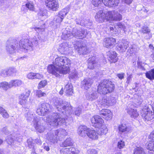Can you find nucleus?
Returning a JSON list of instances; mask_svg holds the SVG:
<instances>
[{
	"instance_id": "obj_11",
	"label": "nucleus",
	"mask_w": 154,
	"mask_h": 154,
	"mask_svg": "<svg viewBox=\"0 0 154 154\" xmlns=\"http://www.w3.org/2000/svg\"><path fill=\"white\" fill-rule=\"evenodd\" d=\"M51 111L50 105L44 103L41 104L37 109L36 112L41 116H44L49 114Z\"/></svg>"
},
{
	"instance_id": "obj_30",
	"label": "nucleus",
	"mask_w": 154,
	"mask_h": 154,
	"mask_svg": "<svg viewBox=\"0 0 154 154\" xmlns=\"http://www.w3.org/2000/svg\"><path fill=\"white\" fill-rule=\"evenodd\" d=\"M98 96V94L96 91L87 93L86 95L87 99L91 101L95 100Z\"/></svg>"
},
{
	"instance_id": "obj_39",
	"label": "nucleus",
	"mask_w": 154,
	"mask_h": 154,
	"mask_svg": "<svg viewBox=\"0 0 154 154\" xmlns=\"http://www.w3.org/2000/svg\"><path fill=\"white\" fill-rule=\"evenodd\" d=\"M113 14L112 21H119L122 19V16L119 13L115 11H113Z\"/></svg>"
},
{
	"instance_id": "obj_40",
	"label": "nucleus",
	"mask_w": 154,
	"mask_h": 154,
	"mask_svg": "<svg viewBox=\"0 0 154 154\" xmlns=\"http://www.w3.org/2000/svg\"><path fill=\"white\" fill-rule=\"evenodd\" d=\"M27 143L28 147L32 151L35 152L36 149L35 144L33 142V140L31 138H29L27 140Z\"/></svg>"
},
{
	"instance_id": "obj_47",
	"label": "nucleus",
	"mask_w": 154,
	"mask_h": 154,
	"mask_svg": "<svg viewBox=\"0 0 154 154\" xmlns=\"http://www.w3.org/2000/svg\"><path fill=\"white\" fill-rule=\"evenodd\" d=\"M136 49L135 48V45H131L129 47V49L127 53H128V54H129L131 55V54H134L136 51Z\"/></svg>"
},
{
	"instance_id": "obj_13",
	"label": "nucleus",
	"mask_w": 154,
	"mask_h": 154,
	"mask_svg": "<svg viewBox=\"0 0 154 154\" xmlns=\"http://www.w3.org/2000/svg\"><path fill=\"white\" fill-rule=\"evenodd\" d=\"M68 12V8H65L62 9L60 11L58 15L55 16L53 20V22L56 25L60 24L63 20L64 17Z\"/></svg>"
},
{
	"instance_id": "obj_28",
	"label": "nucleus",
	"mask_w": 154,
	"mask_h": 154,
	"mask_svg": "<svg viewBox=\"0 0 154 154\" xmlns=\"http://www.w3.org/2000/svg\"><path fill=\"white\" fill-rule=\"evenodd\" d=\"M119 132L122 133H127L130 132L132 130L131 127L125 124H122L118 126Z\"/></svg>"
},
{
	"instance_id": "obj_25",
	"label": "nucleus",
	"mask_w": 154,
	"mask_h": 154,
	"mask_svg": "<svg viewBox=\"0 0 154 154\" xmlns=\"http://www.w3.org/2000/svg\"><path fill=\"white\" fill-rule=\"evenodd\" d=\"M119 2V0H104L103 3L106 6L113 7L117 6Z\"/></svg>"
},
{
	"instance_id": "obj_48",
	"label": "nucleus",
	"mask_w": 154,
	"mask_h": 154,
	"mask_svg": "<svg viewBox=\"0 0 154 154\" xmlns=\"http://www.w3.org/2000/svg\"><path fill=\"white\" fill-rule=\"evenodd\" d=\"M35 115V114H32L30 112H29L26 114V116L27 120L28 121H30L32 120V119H33V120L35 117H37L35 116H34Z\"/></svg>"
},
{
	"instance_id": "obj_12",
	"label": "nucleus",
	"mask_w": 154,
	"mask_h": 154,
	"mask_svg": "<svg viewBox=\"0 0 154 154\" xmlns=\"http://www.w3.org/2000/svg\"><path fill=\"white\" fill-rule=\"evenodd\" d=\"M6 140L7 143L11 146L15 145V144H18L21 141V137L18 136L17 134H10L6 138Z\"/></svg>"
},
{
	"instance_id": "obj_17",
	"label": "nucleus",
	"mask_w": 154,
	"mask_h": 154,
	"mask_svg": "<svg viewBox=\"0 0 154 154\" xmlns=\"http://www.w3.org/2000/svg\"><path fill=\"white\" fill-rule=\"evenodd\" d=\"M46 4L50 10L53 11H57L59 8V4L57 0H47Z\"/></svg>"
},
{
	"instance_id": "obj_22",
	"label": "nucleus",
	"mask_w": 154,
	"mask_h": 154,
	"mask_svg": "<svg viewBox=\"0 0 154 154\" xmlns=\"http://www.w3.org/2000/svg\"><path fill=\"white\" fill-rule=\"evenodd\" d=\"M93 82V80L90 78L85 79L81 82L82 87L84 89L88 90L89 88Z\"/></svg>"
},
{
	"instance_id": "obj_18",
	"label": "nucleus",
	"mask_w": 154,
	"mask_h": 154,
	"mask_svg": "<svg viewBox=\"0 0 154 154\" xmlns=\"http://www.w3.org/2000/svg\"><path fill=\"white\" fill-rule=\"evenodd\" d=\"M57 131H54L48 133L47 139L50 142L54 143H57L58 138L57 136Z\"/></svg>"
},
{
	"instance_id": "obj_29",
	"label": "nucleus",
	"mask_w": 154,
	"mask_h": 154,
	"mask_svg": "<svg viewBox=\"0 0 154 154\" xmlns=\"http://www.w3.org/2000/svg\"><path fill=\"white\" fill-rule=\"evenodd\" d=\"M71 45L68 44L66 42L61 44L59 47V51L60 52H65L68 51L69 48L71 47Z\"/></svg>"
},
{
	"instance_id": "obj_23",
	"label": "nucleus",
	"mask_w": 154,
	"mask_h": 154,
	"mask_svg": "<svg viewBox=\"0 0 154 154\" xmlns=\"http://www.w3.org/2000/svg\"><path fill=\"white\" fill-rule=\"evenodd\" d=\"M73 30L71 32L69 28H66L64 30L62 35V38L64 40H67L73 37Z\"/></svg>"
},
{
	"instance_id": "obj_34",
	"label": "nucleus",
	"mask_w": 154,
	"mask_h": 154,
	"mask_svg": "<svg viewBox=\"0 0 154 154\" xmlns=\"http://www.w3.org/2000/svg\"><path fill=\"white\" fill-rule=\"evenodd\" d=\"M56 131L57 132V136L59 140H62V138L67 134L66 131L64 129H60L59 130H57Z\"/></svg>"
},
{
	"instance_id": "obj_35",
	"label": "nucleus",
	"mask_w": 154,
	"mask_h": 154,
	"mask_svg": "<svg viewBox=\"0 0 154 154\" xmlns=\"http://www.w3.org/2000/svg\"><path fill=\"white\" fill-rule=\"evenodd\" d=\"M150 31V29L146 26L142 27L140 30V32L142 33L148 34V36L145 37V38L146 39H149L152 37V35L151 34H149Z\"/></svg>"
},
{
	"instance_id": "obj_43",
	"label": "nucleus",
	"mask_w": 154,
	"mask_h": 154,
	"mask_svg": "<svg viewBox=\"0 0 154 154\" xmlns=\"http://www.w3.org/2000/svg\"><path fill=\"white\" fill-rule=\"evenodd\" d=\"M134 154H146L143 149L141 147H137L134 150Z\"/></svg>"
},
{
	"instance_id": "obj_60",
	"label": "nucleus",
	"mask_w": 154,
	"mask_h": 154,
	"mask_svg": "<svg viewBox=\"0 0 154 154\" xmlns=\"http://www.w3.org/2000/svg\"><path fill=\"white\" fill-rule=\"evenodd\" d=\"M143 100L142 98L140 96H138L137 99L135 100V102L137 105H140L141 104Z\"/></svg>"
},
{
	"instance_id": "obj_54",
	"label": "nucleus",
	"mask_w": 154,
	"mask_h": 154,
	"mask_svg": "<svg viewBox=\"0 0 154 154\" xmlns=\"http://www.w3.org/2000/svg\"><path fill=\"white\" fill-rule=\"evenodd\" d=\"M78 77L77 72L76 71L73 72L69 76V79H74L77 78Z\"/></svg>"
},
{
	"instance_id": "obj_57",
	"label": "nucleus",
	"mask_w": 154,
	"mask_h": 154,
	"mask_svg": "<svg viewBox=\"0 0 154 154\" xmlns=\"http://www.w3.org/2000/svg\"><path fill=\"white\" fill-rule=\"evenodd\" d=\"M36 95L37 96L40 97L46 95V94L43 92L41 90H38L36 92Z\"/></svg>"
},
{
	"instance_id": "obj_62",
	"label": "nucleus",
	"mask_w": 154,
	"mask_h": 154,
	"mask_svg": "<svg viewBox=\"0 0 154 154\" xmlns=\"http://www.w3.org/2000/svg\"><path fill=\"white\" fill-rule=\"evenodd\" d=\"M83 26H91L92 25V23L91 21H90V20H87L83 21Z\"/></svg>"
},
{
	"instance_id": "obj_24",
	"label": "nucleus",
	"mask_w": 154,
	"mask_h": 154,
	"mask_svg": "<svg viewBox=\"0 0 154 154\" xmlns=\"http://www.w3.org/2000/svg\"><path fill=\"white\" fill-rule=\"evenodd\" d=\"M107 55L109 56L108 60L110 63H115L118 60L117 54L115 51H109L107 53Z\"/></svg>"
},
{
	"instance_id": "obj_64",
	"label": "nucleus",
	"mask_w": 154,
	"mask_h": 154,
	"mask_svg": "<svg viewBox=\"0 0 154 154\" xmlns=\"http://www.w3.org/2000/svg\"><path fill=\"white\" fill-rule=\"evenodd\" d=\"M1 75L4 77L8 76L7 69H4L2 70L1 72Z\"/></svg>"
},
{
	"instance_id": "obj_19",
	"label": "nucleus",
	"mask_w": 154,
	"mask_h": 154,
	"mask_svg": "<svg viewBox=\"0 0 154 154\" xmlns=\"http://www.w3.org/2000/svg\"><path fill=\"white\" fill-rule=\"evenodd\" d=\"M116 43V40L113 38H106L104 39L103 44L104 47L108 48H112Z\"/></svg>"
},
{
	"instance_id": "obj_38",
	"label": "nucleus",
	"mask_w": 154,
	"mask_h": 154,
	"mask_svg": "<svg viewBox=\"0 0 154 154\" xmlns=\"http://www.w3.org/2000/svg\"><path fill=\"white\" fill-rule=\"evenodd\" d=\"M95 57L94 56L88 59V68L89 69H92L94 68L95 64Z\"/></svg>"
},
{
	"instance_id": "obj_2",
	"label": "nucleus",
	"mask_w": 154,
	"mask_h": 154,
	"mask_svg": "<svg viewBox=\"0 0 154 154\" xmlns=\"http://www.w3.org/2000/svg\"><path fill=\"white\" fill-rule=\"evenodd\" d=\"M115 86L113 83L108 80L101 81L98 86L97 91L100 94L105 95L114 90Z\"/></svg>"
},
{
	"instance_id": "obj_14",
	"label": "nucleus",
	"mask_w": 154,
	"mask_h": 154,
	"mask_svg": "<svg viewBox=\"0 0 154 154\" xmlns=\"http://www.w3.org/2000/svg\"><path fill=\"white\" fill-rule=\"evenodd\" d=\"M82 42L79 41L75 42L74 43L72 42L73 44L77 46V50L79 55L85 54L88 51L87 47Z\"/></svg>"
},
{
	"instance_id": "obj_56",
	"label": "nucleus",
	"mask_w": 154,
	"mask_h": 154,
	"mask_svg": "<svg viewBox=\"0 0 154 154\" xmlns=\"http://www.w3.org/2000/svg\"><path fill=\"white\" fill-rule=\"evenodd\" d=\"M69 149L71 154H78L79 152V150L75 148H70Z\"/></svg>"
},
{
	"instance_id": "obj_10",
	"label": "nucleus",
	"mask_w": 154,
	"mask_h": 154,
	"mask_svg": "<svg viewBox=\"0 0 154 154\" xmlns=\"http://www.w3.org/2000/svg\"><path fill=\"white\" fill-rule=\"evenodd\" d=\"M87 30L82 28L78 29L75 28H73V37L77 39H82L85 38L88 34Z\"/></svg>"
},
{
	"instance_id": "obj_58",
	"label": "nucleus",
	"mask_w": 154,
	"mask_h": 154,
	"mask_svg": "<svg viewBox=\"0 0 154 154\" xmlns=\"http://www.w3.org/2000/svg\"><path fill=\"white\" fill-rule=\"evenodd\" d=\"M47 84V82L45 80L41 81L38 84V88L44 87Z\"/></svg>"
},
{
	"instance_id": "obj_61",
	"label": "nucleus",
	"mask_w": 154,
	"mask_h": 154,
	"mask_svg": "<svg viewBox=\"0 0 154 154\" xmlns=\"http://www.w3.org/2000/svg\"><path fill=\"white\" fill-rule=\"evenodd\" d=\"M125 145L124 142L122 140H120L118 142V147L120 149L122 148Z\"/></svg>"
},
{
	"instance_id": "obj_49",
	"label": "nucleus",
	"mask_w": 154,
	"mask_h": 154,
	"mask_svg": "<svg viewBox=\"0 0 154 154\" xmlns=\"http://www.w3.org/2000/svg\"><path fill=\"white\" fill-rule=\"evenodd\" d=\"M146 148L150 151H154V141H149V143L147 146Z\"/></svg>"
},
{
	"instance_id": "obj_6",
	"label": "nucleus",
	"mask_w": 154,
	"mask_h": 154,
	"mask_svg": "<svg viewBox=\"0 0 154 154\" xmlns=\"http://www.w3.org/2000/svg\"><path fill=\"white\" fill-rule=\"evenodd\" d=\"M18 48V44L15 39H9L7 41L6 49L8 53L13 54Z\"/></svg>"
},
{
	"instance_id": "obj_31",
	"label": "nucleus",
	"mask_w": 154,
	"mask_h": 154,
	"mask_svg": "<svg viewBox=\"0 0 154 154\" xmlns=\"http://www.w3.org/2000/svg\"><path fill=\"white\" fill-rule=\"evenodd\" d=\"M117 46L118 49L119 51L121 52H124L128 47V42H119Z\"/></svg>"
},
{
	"instance_id": "obj_15",
	"label": "nucleus",
	"mask_w": 154,
	"mask_h": 154,
	"mask_svg": "<svg viewBox=\"0 0 154 154\" xmlns=\"http://www.w3.org/2000/svg\"><path fill=\"white\" fill-rule=\"evenodd\" d=\"M91 121L93 126L98 128L101 127L103 123V120L98 115L94 116L92 118Z\"/></svg>"
},
{
	"instance_id": "obj_37",
	"label": "nucleus",
	"mask_w": 154,
	"mask_h": 154,
	"mask_svg": "<svg viewBox=\"0 0 154 154\" xmlns=\"http://www.w3.org/2000/svg\"><path fill=\"white\" fill-rule=\"evenodd\" d=\"M22 84V81L20 80H13L9 82V85L11 88L13 86L17 87L20 86Z\"/></svg>"
},
{
	"instance_id": "obj_5",
	"label": "nucleus",
	"mask_w": 154,
	"mask_h": 154,
	"mask_svg": "<svg viewBox=\"0 0 154 154\" xmlns=\"http://www.w3.org/2000/svg\"><path fill=\"white\" fill-rule=\"evenodd\" d=\"M20 50L25 53H28L33 50V44L32 41L28 39H22L19 43Z\"/></svg>"
},
{
	"instance_id": "obj_7",
	"label": "nucleus",
	"mask_w": 154,
	"mask_h": 154,
	"mask_svg": "<svg viewBox=\"0 0 154 154\" xmlns=\"http://www.w3.org/2000/svg\"><path fill=\"white\" fill-rule=\"evenodd\" d=\"M47 70L49 73L52 74L57 77H59L60 74L67 73V70H62L61 68H59L53 64L48 65Z\"/></svg>"
},
{
	"instance_id": "obj_26",
	"label": "nucleus",
	"mask_w": 154,
	"mask_h": 154,
	"mask_svg": "<svg viewBox=\"0 0 154 154\" xmlns=\"http://www.w3.org/2000/svg\"><path fill=\"white\" fill-rule=\"evenodd\" d=\"M105 13L102 10L99 11L95 16L96 20L99 23H102L105 21Z\"/></svg>"
},
{
	"instance_id": "obj_46",
	"label": "nucleus",
	"mask_w": 154,
	"mask_h": 154,
	"mask_svg": "<svg viewBox=\"0 0 154 154\" xmlns=\"http://www.w3.org/2000/svg\"><path fill=\"white\" fill-rule=\"evenodd\" d=\"M7 70L8 76H13L17 72L16 69L14 67H10Z\"/></svg>"
},
{
	"instance_id": "obj_52",
	"label": "nucleus",
	"mask_w": 154,
	"mask_h": 154,
	"mask_svg": "<svg viewBox=\"0 0 154 154\" xmlns=\"http://www.w3.org/2000/svg\"><path fill=\"white\" fill-rule=\"evenodd\" d=\"M82 109L80 107H78L75 109L74 110L75 114L76 116H79L81 113Z\"/></svg>"
},
{
	"instance_id": "obj_36",
	"label": "nucleus",
	"mask_w": 154,
	"mask_h": 154,
	"mask_svg": "<svg viewBox=\"0 0 154 154\" xmlns=\"http://www.w3.org/2000/svg\"><path fill=\"white\" fill-rule=\"evenodd\" d=\"M127 112L130 115L131 118L134 119L137 118L139 116V114L136 109L132 108L130 109L129 108L128 109Z\"/></svg>"
},
{
	"instance_id": "obj_45",
	"label": "nucleus",
	"mask_w": 154,
	"mask_h": 154,
	"mask_svg": "<svg viewBox=\"0 0 154 154\" xmlns=\"http://www.w3.org/2000/svg\"><path fill=\"white\" fill-rule=\"evenodd\" d=\"M26 6L30 11H33L35 10L34 4L32 2H27L26 4Z\"/></svg>"
},
{
	"instance_id": "obj_9",
	"label": "nucleus",
	"mask_w": 154,
	"mask_h": 154,
	"mask_svg": "<svg viewBox=\"0 0 154 154\" xmlns=\"http://www.w3.org/2000/svg\"><path fill=\"white\" fill-rule=\"evenodd\" d=\"M101 100H99V105L104 107L106 106H111L114 104L116 102V99L114 97L111 96L107 97L104 96L102 97Z\"/></svg>"
},
{
	"instance_id": "obj_33",
	"label": "nucleus",
	"mask_w": 154,
	"mask_h": 154,
	"mask_svg": "<svg viewBox=\"0 0 154 154\" xmlns=\"http://www.w3.org/2000/svg\"><path fill=\"white\" fill-rule=\"evenodd\" d=\"M98 133L95 131L90 128L88 129V137L92 139H97L98 138Z\"/></svg>"
},
{
	"instance_id": "obj_32",
	"label": "nucleus",
	"mask_w": 154,
	"mask_h": 154,
	"mask_svg": "<svg viewBox=\"0 0 154 154\" xmlns=\"http://www.w3.org/2000/svg\"><path fill=\"white\" fill-rule=\"evenodd\" d=\"M73 144V141L71 138L69 137L67 138L64 142L60 144V147H66L67 146H72Z\"/></svg>"
},
{
	"instance_id": "obj_8",
	"label": "nucleus",
	"mask_w": 154,
	"mask_h": 154,
	"mask_svg": "<svg viewBox=\"0 0 154 154\" xmlns=\"http://www.w3.org/2000/svg\"><path fill=\"white\" fill-rule=\"evenodd\" d=\"M140 115L145 121H150L154 118V112L147 106H145L140 111Z\"/></svg>"
},
{
	"instance_id": "obj_3",
	"label": "nucleus",
	"mask_w": 154,
	"mask_h": 154,
	"mask_svg": "<svg viewBox=\"0 0 154 154\" xmlns=\"http://www.w3.org/2000/svg\"><path fill=\"white\" fill-rule=\"evenodd\" d=\"M54 65L61 68L62 70H66L67 73L69 71V67L70 65V61L68 58L65 57H58L54 61Z\"/></svg>"
},
{
	"instance_id": "obj_50",
	"label": "nucleus",
	"mask_w": 154,
	"mask_h": 154,
	"mask_svg": "<svg viewBox=\"0 0 154 154\" xmlns=\"http://www.w3.org/2000/svg\"><path fill=\"white\" fill-rule=\"evenodd\" d=\"M104 0H92V3L95 7H97L102 2H103Z\"/></svg>"
},
{
	"instance_id": "obj_21",
	"label": "nucleus",
	"mask_w": 154,
	"mask_h": 154,
	"mask_svg": "<svg viewBox=\"0 0 154 154\" xmlns=\"http://www.w3.org/2000/svg\"><path fill=\"white\" fill-rule=\"evenodd\" d=\"M89 128L85 126L81 125L78 129V133L79 135L83 137H88Z\"/></svg>"
},
{
	"instance_id": "obj_53",
	"label": "nucleus",
	"mask_w": 154,
	"mask_h": 154,
	"mask_svg": "<svg viewBox=\"0 0 154 154\" xmlns=\"http://www.w3.org/2000/svg\"><path fill=\"white\" fill-rule=\"evenodd\" d=\"M47 13V11L46 10H40L38 14V15L39 17H46Z\"/></svg>"
},
{
	"instance_id": "obj_16",
	"label": "nucleus",
	"mask_w": 154,
	"mask_h": 154,
	"mask_svg": "<svg viewBox=\"0 0 154 154\" xmlns=\"http://www.w3.org/2000/svg\"><path fill=\"white\" fill-rule=\"evenodd\" d=\"M32 122L34 127L38 132L40 133L44 132L45 128L43 125L39 122V117H35Z\"/></svg>"
},
{
	"instance_id": "obj_1",
	"label": "nucleus",
	"mask_w": 154,
	"mask_h": 154,
	"mask_svg": "<svg viewBox=\"0 0 154 154\" xmlns=\"http://www.w3.org/2000/svg\"><path fill=\"white\" fill-rule=\"evenodd\" d=\"M52 105L60 112L70 117L72 113V107L69 103L60 98L54 97L52 99Z\"/></svg>"
},
{
	"instance_id": "obj_27",
	"label": "nucleus",
	"mask_w": 154,
	"mask_h": 154,
	"mask_svg": "<svg viewBox=\"0 0 154 154\" xmlns=\"http://www.w3.org/2000/svg\"><path fill=\"white\" fill-rule=\"evenodd\" d=\"M30 92L29 91L26 92L25 94H21L19 96V103L22 105L25 103L29 95Z\"/></svg>"
},
{
	"instance_id": "obj_63",
	"label": "nucleus",
	"mask_w": 154,
	"mask_h": 154,
	"mask_svg": "<svg viewBox=\"0 0 154 154\" xmlns=\"http://www.w3.org/2000/svg\"><path fill=\"white\" fill-rule=\"evenodd\" d=\"M87 153V154H97V152L95 149H89L88 150Z\"/></svg>"
},
{
	"instance_id": "obj_59",
	"label": "nucleus",
	"mask_w": 154,
	"mask_h": 154,
	"mask_svg": "<svg viewBox=\"0 0 154 154\" xmlns=\"http://www.w3.org/2000/svg\"><path fill=\"white\" fill-rule=\"evenodd\" d=\"M35 73L30 72L27 75V77L29 79H35Z\"/></svg>"
},
{
	"instance_id": "obj_51",
	"label": "nucleus",
	"mask_w": 154,
	"mask_h": 154,
	"mask_svg": "<svg viewBox=\"0 0 154 154\" xmlns=\"http://www.w3.org/2000/svg\"><path fill=\"white\" fill-rule=\"evenodd\" d=\"M69 148H66L60 150V153L61 154H71Z\"/></svg>"
},
{
	"instance_id": "obj_41",
	"label": "nucleus",
	"mask_w": 154,
	"mask_h": 154,
	"mask_svg": "<svg viewBox=\"0 0 154 154\" xmlns=\"http://www.w3.org/2000/svg\"><path fill=\"white\" fill-rule=\"evenodd\" d=\"M113 12L112 11L105 13V21H112L113 14Z\"/></svg>"
},
{
	"instance_id": "obj_4",
	"label": "nucleus",
	"mask_w": 154,
	"mask_h": 154,
	"mask_svg": "<svg viewBox=\"0 0 154 154\" xmlns=\"http://www.w3.org/2000/svg\"><path fill=\"white\" fill-rule=\"evenodd\" d=\"M49 124L51 126L56 127L65 123V119L61 116L59 113H53L47 118Z\"/></svg>"
},
{
	"instance_id": "obj_55",
	"label": "nucleus",
	"mask_w": 154,
	"mask_h": 154,
	"mask_svg": "<svg viewBox=\"0 0 154 154\" xmlns=\"http://www.w3.org/2000/svg\"><path fill=\"white\" fill-rule=\"evenodd\" d=\"M3 133L6 135H8L9 134H11V132H9L6 127H4L1 129L0 130V133Z\"/></svg>"
},
{
	"instance_id": "obj_42",
	"label": "nucleus",
	"mask_w": 154,
	"mask_h": 154,
	"mask_svg": "<svg viewBox=\"0 0 154 154\" xmlns=\"http://www.w3.org/2000/svg\"><path fill=\"white\" fill-rule=\"evenodd\" d=\"M146 78L150 80L154 79V69H151L149 71L146 72L145 74Z\"/></svg>"
},
{
	"instance_id": "obj_20",
	"label": "nucleus",
	"mask_w": 154,
	"mask_h": 154,
	"mask_svg": "<svg viewBox=\"0 0 154 154\" xmlns=\"http://www.w3.org/2000/svg\"><path fill=\"white\" fill-rule=\"evenodd\" d=\"M100 114L105 119L110 120L112 118V113L111 111L108 109H103L100 112Z\"/></svg>"
},
{
	"instance_id": "obj_44",
	"label": "nucleus",
	"mask_w": 154,
	"mask_h": 154,
	"mask_svg": "<svg viewBox=\"0 0 154 154\" xmlns=\"http://www.w3.org/2000/svg\"><path fill=\"white\" fill-rule=\"evenodd\" d=\"M0 88H2L4 90H6L9 88H11L9 85V83L5 82H2L0 83Z\"/></svg>"
}]
</instances>
